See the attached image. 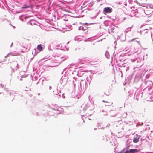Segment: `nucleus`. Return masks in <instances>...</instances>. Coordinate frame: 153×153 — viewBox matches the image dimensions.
<instances>
[{"label": "nucleus", "instance_id": "nucleus-4", "mask_svg": "<svg viewBox=\"0 0 153 153\" xmlns=\"http://www.w3.org/2000/svg\"><path fill=\"white\" fill-rule=\"evenodd\" d=\"M139 137H138V136L136 137L134 139L133 141L134 143H137L139 141Z\"/></svg>", "mask_w": 153, "mask_h": 153}, {"label": "nucleus", "instance_id": "nucleus-9", "mask_svg": "<svg viewBox=\"0 0 153 153\" xmlns=\"http://www.w3.org/2000/svg\"><path fill=\"white\" fill-rule=\"evenodd\" d=\"M13 44V43H11V45L10 47H11V46H12V45Z\"/></svg>", "mask_w": 153, "mask_h": 153}, {"label": "nucleus", "instance_id": "nucleus-10", "mask_svg": "<svg viewBox=\"0 0 153 153\" xmlns=\"http://www.w3.org/2000/svg\"><path fill=\"white\" fill-rule=\"evenodd\" d=\"M13 28H15V26H13Z\"/></svg>", "mask_w": 153, "mask_h": 153}, {"label": "nucleus", "instance_id": "nucleus-5", "mask_svg": "<svg viewBox=\"0 0 153 153\" xmlns=\"http://www.w3.org/2000/svg\"><path fill=\"white\" fill-rule=\"evenodd\" d=\"M29 5H27L26 4H25L23 5V6L22 7V8L23 9L24 8H29Z\"/></svg>", "mask_w": 153, "mask_h": 153}, {"label": "nucleus", "instance_id": "nucleus-3", "mask_svg": "<svg viewBox=\"0 0 153 153\" xmlns=\"http://www.w3.org/2000/svg\"><path fill=\"white\" fill-rule=\"evenodd\" d=\"M43 48L42 47L41 44H39L37 46V49L39 51H41L42 50Z\"/></svg>", "mask_w": 153, "mask_h": 153}, {"label": "nucleus", "instance_id": "nucleus-6", "mask_svg": "<svg viewBox=\"0 0 153 153\" xmlns=\"http://www.w3.org/2000/svg\"><path fill=\"white\" fill-rule=\"evenodd\" d=\"M135 49L134 48H133L130 51V52H131V53H134L135 52Z\"/></svg>", "mask_w": 153, "mask_h": 153}, {"label": "nucleus", "instance_id": "nucleus-2", "mask_svg": "<svg viewBox=\"0 0 153 153\" xmlns=\"http://www.w3.org/2000/svg\"><path fill=\"white\" fill-rule=\"evenodd\" d=\"M138 152L137 149H130L129 150H127L126 152H127V153H131L133 152Z\"/></svg>", "mask_w": 153, "mask_h": 153}, {"label": "nucleus", "instance_id": "nucleus-8", "mask_svg": "<svg viewBox=\"0 0 153 153\" xmlns=\"http://www.w3.org/2000/svg\"><path fill=\"white\" fill-rule=\"evenodd\" d=\"M111 30H112V32H114L113 31L114 30V29H113L112 28H111Z\"/></svg>", "mask_w": 153, "mask_h": 153}, {"label": "nucleus", "instance_id": "nucleus-1", "mask_svg": "<svg viewBox=\"0 0 153 153\" xmlns=\"http://www.w3.org/2000/svg\"><path fill=\"white\" fill-rule=\"evenodd\" d=\"M104 11L105 13H109L112 12V9L110 7H107L104 8Z\"/></svg>", "mask_w": 153, "mask_h": 153}, {"label": "nucleus", "instance_id": "nucleus-7", "mask_svg": "<svg viewBox=\"0 0 153 153\" xmlns=\"http://www.w3.org/2000/svg\"><path fill=\"white\" fill-rule=\"evenodd\" d=\"M20 55L19 53H14V54H13V55Z\"/></svg>", "mask_w": 153, "mask_h": 153}]
</instances>
